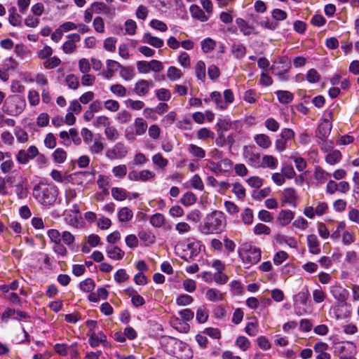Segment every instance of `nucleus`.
I'll use <instances>...</instances> for the list:
<instances>
[{"label": "nucleus", "mask_w": 359, "mask_h": 359, "mask_svg": "<svg viewBox=\"0 0 359 359\" xmlns=\"http://www.w3.org/2000/svg\"><path fill=\"white\" fill-rule=\"evenodd\" d=\"M58 194L57 187L53 184L39 182L32 189L33 197L44 208L53 206L57 201Z\"/></svg>", "instance_id": "nucleus-1"}, {"label": "nucleus", "mask_w": 359, "mask_h": 359, "mask_svg": "<svg viewBox=\"0 0 359 359\" xmlns=\"http://www.w3.org/2000/svg\"><path fill=\"white\" fill-rule=\"evenodd\" d=\"M224 215L221 211L215 210L208 214L201 225L200 230L204 234L221 233L225 227Z\"/></svg>", "instance_id": "nucleus-2"}, {"label": "nucleus", "mask_w": 359, "mask_h": 359, "mask_svg": "<svg viewBox=\"0 0 359 359\" xmlns=\"http://www.w3.org/2000/svg\"><path fill=\"white\" fill-rule=\"evenodd\" d=\"M238 255L246 268L256 264L261 259V250L251 243H244L238 249Z\"/></svg>", "instance_id": "nucleus-3"}, {"label": "nucleus", "mask_w": 359, "mask_h": 359, "mask_svg": "<svg viewBox=\"0 0 359 359\" xmlns=\"http://www.w3.org/2000/svg\"><path fill=\"white\" fill-rule=\"evenodd\" d=\"M26 107V101L19 95H11L6 98L2 111L9 116H18Z\"/></svg>", "instance_id": "nucleus-4"}, {"label": "nucleus", "mask_w": 359, "mask_h": 359, "mask_svg": "<svg viewBox=\"0 0 359 359\" xmlns=\"http://www.w3.org/2000/svg\"><path fill=\"white\" fill-rule=\"evenodd\" d=\"M148 126L147 121L141 118L137 117L135 119L133 125L128 126L125 131V137L128 140H133L137 136L144 135Z\"/></svg>", "instance_id": "nucleus-5"}, {"label": "nucleus", "mask_w": 359, "mask_h": 359, "mask_svg": "<svg viewBox=\"0 0 359 359\" xmlns=\"http://www.w3.org/2000/svg\"><path fill=\"white\" fill-rule=\"evenodd\" d=\"M335 352L341 359H352L356 353V346L353 342H341L336 345Z\"/></svg>", "instance_id": "nucleus-6"}, {"label": "nucleus", "mask_w": 359, "mask_h": 359, "mask_svg": "<svg viewBox=\"0 0 359 359\" xmlns=\"http://www.w3.org/2000/svg\"><path fill=\"white\" fill-rule=\"evenodd\" d=\"M39 155V150L36 146H30L27 149H20L16 154V160L20 164L25 165L30 160Z\"/></svg>", "instance_id": "nucleus-7"}, {"label": "nucleus", "mask_w": 359, "mask_h": 359, "mask_svg": "<svg viewBox=\"0 0 359 359\" xmlns=\"http://www.w3.org/2000/svg\"><path fill=\"white\" fill-rule=\"evenodd\" d=\"M105 154L109 160L122 159L128 154V148L123 142H119L108 149Z\"/></svg>", "instance_id": "nucleus-8"}, {"label": "nucleus", "mask_w": 359, "mask_h": 359, "mask_svg": "<svg viewBox=\"0 0 359 359\" xmlns=\"http://www.w3.org/2000/svg\"><path fill=\"white\" fill-rule=\"evenodd\" d=\"M243 155L248 165L255 168H259L260 154L256 152L253 147L245 146Z\"/></svg>", "instance_id": "nucleus-9"}, {"label": "nucleus", "mask_w": 359, "mask_h": 359, "mask_svg": "<svg viewBox=\"0 0 359 359\" xmlns=\"http://www.w3.org/2000/svg\"><path fill=\"white\" fill-rule=\"evenodd\" d=\"M154 86V83L152 80L140 79L135 84L134 92L139 96H144Z\"/></svg>", "instance_id": "nucleus-10"}, {"label": "nucleus", "mask_w": 359, "mask_h": 359, "mask_svg": "<svg viewBox=\"0 0 359 359\" xmlns=\"http://www.w3.org/2000/svg\"><path fill=\"white\" fill-rule=\"evenodd\" d=\"M67 38L69 39L63 43L62 48L65 53L72 54L76 50V43L80 41L81 37L79 34L74 33L69 34Z\"/></svg>", "instance_id": "nucleus-11"}, {"label": "nucleus", "mask_w": 359, "mask_h": 359, "mask_svg": "<svg viewBox=\"0 0 359 359\" xmlns=\"http://www.w3.org/2000/svg\"><path fill=\"white\" fill-rule=\"evenodd\" d=\"M89 146V151L93 154H100L104 150L106 143L104 137L98 135L92 140Z\"/></svg>", "instance_id": "nucleus-12"}, {"label": "nucleus", "mask_w": 359, "mask_h": 359, "mask_svg": "<svg viewBox=\"0 0 359 359\" xmlns=\"http://www.w3.org/2000/svg\"><path fill=\"white\" fill-rule=\"evenodd\" d=\"M298 198V195L293 188L285 189L281 194V202L282 203H287L295 206V201Z\"/></svg>", "instance_id": "nucleus-13"}, {"label": "nucleus", "mask_w": 359, "mask_h": 359, "mask_svg": "<svg viewBox=\"0 0 359 359\" xmlns=\"http://www.w3.org/2000/svg\"><path fill=\"white\" fill-rule=\"evenodd\" d=\"M307 245L311 254L318 255L320 253V241L315 234L307 236Z\"/></svg>", "instance_id": "nucleus-14"}, {"label": "nucleus", "mask_w": 359, "mask_h": 359, "mask_svg": "<svg viewBox=\"0 0 359 359\" xmlns=\"http://www.w3.org/2000/svg\"><path fill=\"white\" fill-rule=\"evenodd\" d=\"M89 344L92 347H96L100 344H102L104 346H109L107 337L102 332L98 333H93L89 338Z\"/></svg>", "instance_id": "nucleus-15"}, {"label": "nucleus", "mask_w": 359, "mask_h": 359, "mask_svg": "<svg viewBox=\"0 0 359 359\" xmlns=\"http://www.w3.org/2000/svg\"><path fill=\"white\" fill-rule=\"evenodd\" d=\"M294 213L290 210H283L278 215L277 220L282 226L288 225L294 219Z\"/></svg>", "instance_id": "nucleus-16"}, {"label": "nucleus", "mask_w": 359, "mask_h": 359, "mask_svg": "<svg viewBox=\"0 0 359 359\" xmlns=\"http://www.w3.org/2000/svg\"><path fill=\"white\" fill-rule=\"evenodd\" d=\"M278 165V160L272 155H264L259 163V168L275 170Z\"/></svg>", "instance_id": "nucleus-17"}, {"label": "nucleus", "mask_w": 359, "mask_h": 359, "mask_svg": "<svg viewBox=\"0 0 359 359\" xmlns=\"http://www.w3.org/2000/svg\"><path fill=\"white\" fill-rule=\"evenodd\" d=\"M236 22L240 31L244 35L249 36L250 34H257L255 28L252 25H249L245 20L242 18H237Z\"/></svg>", "instance_id": "nucleus-18"}, {"label": "nucleus", "mask_w": 359, "mask_h": 359, "mask_svg": "<svg viewBox=\"0 0 359 359\" xmlns=\"http://www.w3.org/2000/svg\"><path fill=\"white\" fill-rule=\"evenodd\" d=\"M332 130V123L325 120L322 122L318 127V137L320 140H326L330 135Z\"/></svg>", "instance_id": "nucleus-19"}, {"label": "nucleus", "mask_w": 359, "mask_h": 359, "mask_svg": "<svg viewBox=\"0 0 359 359\" xmlns=\"http://www.w3.org/2000/svg\"><path fill=\"white\" fill-rule=\"evenodd\" d=\"M106 253L109 258L116 261L122 259L125 255L124 251L118 246H108Z\"/></svg>", "instance_id": "nucleus-20"}, {"label": "nucleus", "mask_w": 359, "mask_h": 359, "mask_svg": "<svg viewBox=\"0 0 359 359\" xmlns=\"http://www.w3.org/2000/svg\"><path fill=\"white\" fill-rule=\"evenodd\" d=\"M189 11L192 18L201 22H206L209 20V16L198 5H191Z\"/></svg>", "instance_id": "nucleus-21"}, {"label": "nucleus", "mask_w": 359, "mask_h": 359, "mask_svg": "<svg viewBox=\"0 0 359 359\" xmlns=\"http://www.w3.org/2000/svg\"><path fill=\"white\" fill-rule=\"evenodd\" d=\"M138 236L146 246H149L156 241V236L151 231H141L138 233Z\"/></svg>", "instance_id": "nucleus-22"}, {"label": "nucleus", "mask_w": 359, "mask_h": 359, "mask_svg": "<svg viewBox=\"0 0 359 359\" xmlns=\"http://www.w3.org/2000/svg\"><path fill=\"white\" fill-rule=\"evenodd\" d=\"M254 140L256 144L264 149H269L271 146V140L270 137L266 134H257L254 137Z\"/></svg>", "instance_id": "nucleus-23"}, {"label": "nucleus", "mask_w": 359, "mask_h": 359, "mask_svg": "<svg viewBox=\"0 0 359 359\" xmlns=\"http://www.w3.org/2000/svg\"><path fill=\"white\" fill-rule=\"evenodd\" d=\"M133 217V212L128 207L121 208L118 212V219L121 223H128Z\"/></svg>", "instance_id": "nucleus-24"}, {"label": "nucleus", "mask_w": 359, "mask_h": 359, "mask_svg": "<svg viewBox=\"0 0 359 359\" xmlns=\"http://www.w3.org/2000/svg\"><path fill=\"white\" fill-rule=\"evenodd\" d=\"M144 42L157 48H161L163 44V40L156 36H152L150 33H145L143 36Z\"/></svg>", "instance_id": "nucleus-25"}, {"label": "nucleus", "mask_w": 359, "mask_h": 359, "mask_svg": "<svg viewBox=\"0 0 359 359\" xmlns=\"http://www.w3.org/2000/svg\"><path fill=\"white\" fill-rule=\"evenodd\" d=\"M313 177L318 184H323L330 177V175L321 167L317 166L315 168Z\"/></svg>", "instance_id": "nucleus-26"}, {"label": "nucleus", "mask_w": 359, "mask_h": 359, "mask_svg": "<svg viewBox=\"0 0 359 359\" xmlns=\"http://www.w3.org/2000/svg\"><path fill=\"white\" fill-rule=\"evenodd\" d=\"M187 150L192 156L199 159L203 158L205 156V150L202 147L194 144H190L188 146Z\"/></svg>", "instance_id": "nucleus-27"}, {"label": "nucleus", "mask_w": 359, "mask_h": 359, "mask_svg": "<svg viewBox=\"0 0 359 359\" xmlns=\"http://www.w3.org/2000/svg\"><path fill=\"white\" fill-rule=\"evenodd\" d=\"M111 196L117 201H123L128 197V192L121 187H113L111 190Z\"/></svg>", "instance_id": "nucleus-28"}, {"label": "nucleus", "mask_w": 359, "mask_h": 359, "mask_svg": "<svg viewBox=\"0 0 359 359\" xmlns=\"http://www.w3.org/2000/svg\"><path fill=\"white\" fill-rule=\"evenodd\" d=\"M149 222L155 228H161L165 224V217L161 213H156L150 217Z\"/></svg>", "instance_id": "nucleus-29"}, {"label": "nucleus", "mask_w": 359, "mask_h": 359, "mask_svg": "<svg viewBox=\"0 0 359 359\" xmlns=\"http://www.w3.org/2000/svg\"><path fill=\"white\" fill-rule=\"evenodd\" d=\"M15 187V193L20 200L25 199L28 196V189L23 181L18 183Z\"/></svg>", "instance_id": "nucleus-30"}, {"label": "nucleus", "mask_w": 359, "mask_h": 359, "mask_svg": "<svg viewBox=\"0 0 359 359\" xmlns=\"http://www.w3.org/2000/svg\"><path fill=\"white\" fill-rule=\"evenodd\" d=\"M275 93L279 102L282 104H288L291 102L294 98L293 94L287 90H277Z\"/></svg>", "instance_id": "nucleus-31"}, {"label": "nucleus", "mask_w": 359, "mask_h": 359, "mask_svg": "<svg viewBox=\"0 0 359 359\" xmlns=\"http://www.w3.org/2000/svg\"><path fill=\"white\" fill-rule=\"evenodd\" d=\"M110 178L108 176L104 175H99L97 184L98 187L102 190L103 192L107 194L110 186Z\"/></svg>", "instance_id": "nucleus-32"}, {"label": "nucleus", "mask_w": 359, "mask_h": 359, "mask_svg": "<svg viewBox=\"0 0 359 359\" xmlns=\"http://www.w3.org/2000/svg\"><path fill=\"white\" fill-rule=\"evenodd\" d=\"M171 324L174 328L180 332L187 333L189 330V325L187 323L181 320L178 318H172Z\"/></svg>", "instance_id": "nucleus-33"}, {"label": "nucleus", "mask_w": 359, "mask_h": 359, "mask_svg": "<svg viewBox=\"0 0 359 359\" xmlns=\"http://www.w3.org/2000/svg\"><path fill=\"white\" fill-rule=\"evenodd\" d=\"M206 298L211 302H219L223 299V294L220 291L215 288H211L207 290L205 293Z\"/></svg>", "instance_id": "nucleus-34"}, {"label": "nucleus", "mask_w": 359, "mask_h": 359, "mask_svg": "<svg viewBox=\"0 0 359 359\" xmlns=\"http://www.w3.org/2000/svg\"><path fill=\"white\" fill-rule=\"evenodd\" d=\"M217 133L220 137L224 136V133L233 128V123L231 121L223 120L217 124Z\"/></svg>", "instance_id": "nucleus-35"}, {"label": "nucleus", "mask_w": 359, "mask_h": 359, "mask_svg": "<svg viewBox=\"0 0 359 359\" xmlns=\"http://www.w3.org/2000/svg\"><path fill=\"white\" fill-rule=\"evenodd\" d=\"M211 100L215 103L217 108L220 109H226V104L222 100V95L219 92L214 91L210 94Z\"/></svg>", "instance_id": "nucleus-36"}, {"label": "nucleus", "mask_w": 359, "mask_h": 359, "mask_svg": "<svg viewBox=\"0 0 359 359\" xmlns=\"http://www.w3.org/2000/svg\"><path fill=\"white\" fill-rule=\"evenodd\" d=\"M260 94L257 93L255 90L250 89L246 90L243 94V100L250 103L253 104L257 102L259 98Z\"/></svg>", "instance_id": "nucleus-37"}, {"label": "nucleus", "mask_w": 359, "mask_h": 359, "mask_svg": "<svg viewBox=\"0 0 359 359\" xmlns=\"http://www.w3.org/2000/svg\"><path fill=\"white\" fill-rule=\"evenodd\" d=\"M341 158V154L339 150H334L325 156V161L330 165L337 163Z\"/></svg>", "instance_id": "nucleus-38"}, {"label": "nucleus", "mask_w": 359, "mask_h": 359, "mask_svg": "<svg viewBox=\"0 0 359 359\" xmlns=\"http://www.w3.org/2000/svg\"><path fill=\"white\" fill-rule=\"evenodd\" d=\"M120 76L125 81H131L135 76L133 69L127 66H123L120 67Z\"/></svg>", "instance_id": "nucleus-39"}, {"label": "nucleus", "mask_w": 359, "mask_h": 359, "mask_svg": "<svg viewBox=\"0 0 359 359\" xmlns=\"http://www.w3.org/2000/svg\"><path fill=\"white\" fill-rule=\"evenodd\" d=\"M53 48L48 46L44 45L43 48L37 50L36 55L41 60H47L53 55Z\"/></svg>", "instance_id": "nucleus-40"}, {"label": "nucleus", "mask_w": 359, "mask_h": 359, "mask_svg": "<svg viewBox=\"0 0 359 359\" xmlns=\"http://www.w3.org/2000/svg\"><path fill=\"white\" fill-rule=\"evenodd\" d=\"M67 152L62 148H57L53 154V158L55 163H62L67 159Z\"/></svg>", "instance_id": "nucleus-41"}, {"label": "nucleus", "mask_w": 359, "mask_h": 359, "mask_svg": "<svg viewBox=\"0 0 359 359\" xmlns=\"http://www.w3.org/2000/svg\"><path fill=\"white\" fill-rule=\"evenodd\" d=\"M152 162L158 168L163 169L168 164V161L161 153H157L152 156Z\"/></svg>", "instance_id": "nucleus-42"}, {"label": "nucleus", "mask_w": 359, "mask_h": 359, "mask_svg": "<svg viewBox=\"0 0 359 359\" xmlns=\"http://www.w3.org/2000/svg\"><path fill=\"white\" fill-rule=\"evenodd\" d=\"M182 73L180 69L174 66L170 67L168 69L167 76L170 81H174L179 80L182 77Z\"/></svg>", "instance_id": "nucleus-43"}, {"label": "nucleus", "mask_w": 359, "mask_h": 359, "mask_svg": "<svg viewBox=\"0 0 359 359\" xmlns=\"http://www.w3.org/2000/svg\"><path fill=\"white\" fill-rule=\"evenodd\" d=\"M127 171V166L124 164H120L118 165L114 166L111 170L114 175L120 180L123 179L126 175Z\"/></svg>", "instance_id": "nucleus-44"}, {"label": "nucleus", "mask_w": 359, "mask_h": 359, "mask_svg": "<svg viewBox=\"0 0 359 359\" xmlns=\"http://www.w3.org/2000/svg\"><path fill=\"white\" fill-rule=\"evenodd\" d=\"M61 64V60L56 56L50 57L43 62V67L46 69H52L58 67Z\"/></svg>", "instance_id": "nucleus-45"}, {"label": "nucleus", "mask_w": 359, "mask_h": 359, "mask_svg": "<svg viewBox=\"0 0 359 359\" xmlns=\"http://www.w3.org/2000/svg\"><path fill=\"white\" fill-rule=\"evenodd\" d=\"M196 76L201 81H204L205 79V65L203 61H198L196 63Z\"/></svg>", "instance_id": "nucleus-46"}, {"label": "nucleus", "mask_w": 359, "mask_h": 359, "mask_svg": "<svg viewBox=\"0 0 359 359\" xmlns=\"http://www.w3.org/2000/svg\"><path fill=\"white\" fill-rule=\"evenodd\" d=\"M91 10L95 13H108L110 11V8L105 5L103 2H95L91 5Z\"/></svg>", "instance_id": "nucleus-47"}, {"label": "nucleus", "mask_w": 359, "mask_h": 359, "mask_svg": "<svg viewBox=\"0 0 359 359\" xmlns=\"http://www.w3.org/2000/svg\"><path fill=\"white\" fill-rule=\"evenodd\" d=\"M110 91L118 97H125L127 95L126 88L121 84H114L110 87Z\"/></svg>", "instance_id": "nucleus-48"}, {"label": "nucleus", "mask_w": 359, "mask_h": 359, "mask_svg": "<svg viewBox=\"0 0 359 359\" xmlns=\"http://www.w3.org/2000/svg\"><path fill=\"white\" fill-rule=\"evenodd\" d=\"M126 106L132 110H140L144 108V102L141 100L128 99L125 102Z\"/></svg>", "instance_id": "nucleus-49"}, {"label": "nucleus", "mask_w": 359, "mask_h": 359, "mask_svg": "<svg viewBox=\"0 0 359 359\" xmlns=\"http://www.w3.org/2000/svg\"><path fill=\"white\" fill-rule=\"evenodd\" d=\"M258 323L257 320L249 322L245 327V332L250 337H255L258 334Z\"/></svg>", "instance_id": "nucleus-50"}, {"label": "nucleus", "mask_w": 359, "mask_h": 359, "mask_svg": "<svg viewBox=\"0 0 359 359\" xmlns=\"http://www.w3.org/2000/svg\"><path fill=\"white\" fill-rule=\"evenodd\" d=\"M95 283L91 278H86L80 283V289L84 292H90L95 288Z\"/></svg>", "instance_id": "nucleus-51"}, {"label": "nucleus", "mask_w": 359, "mask_h": 359, "mask_svg": "<svg viewBox=\"0 0 359 359\" xmlns=\"http://www.w3.org/2000/svg\"><path fill=\"white\" fill-rule=\"evenodd\" d=\"M215 45V41L210 38H207L201 42L202 50L205 53H210L214 50Z\"/></svg>", "instance_id": "nucleus-52"}, {"label": "nucleus", "mask_w": 359, "mask_h": 359, "mask_svg": "<svg viewBox=\"0 0 359 359\" xmlns=\"http://www.w3.org/2000/svg\"><path fill=\"white\" fill-rule=\"evenodd\" d=\"M197 137L199 140H205L208 138L213 139L215 133L207 128H202L197 131Z\"/></svg>", "instance_id": "nucleus-53"}, {"label": "nucleus", "mask_w": 359, "mask_h": 359, "mask_svg": "<svg viewBox=\"0 0 359 359\" xmlns=\"http://www.w3.org/2000/svg\"><path fill=\"white\" fill-rule=\"evenodd\" d=\"M196 201V197L195 194L191 192H187L180 199V202L186 206L193 205Z\"/></svg>", "instance_id": "nucleus-54"}, {"label": "nucleus", "mask_w": 359, "mask_h": 359, "mask_svg": "<svg viewBox=\"0 0 359 359\" xmlns=\"http://www.w3.org/2000/svg\"><path fill=\"white\" fill-rule=\"evenodd\" d=\"M65 81L68 87L71 89L76 90L79 86V79L74 74H71L67 75Z\"/></svg>", "instance_id": "nucleus-55"}, {"label": "nucleus", "mask_w": 359, "mask_h": 359, "mask_svg": "<svg viewBox=\"0 0 359 359\" xmlns=\"http://www.w3.org/2000/svg\"><path fill=\"white\" fill-rule=\"evenodd\" d=\"M281 172L284 177L287 179H292L296 175L294 168L290 164H283L281 168Z\"/></svg>", "instance_id": "nucleus-56"}, {"label": "nucleus", "mask_w": 359, "mask_h": 359, "mask_svg": "<svg viewBox=\"0 0 359 359\" xmlns=\"http://www.w3.org/2000/svg\"><path fill=\"white\" fill-rule=\"evenodd\" d=\"M232 191L239 199H243L245 197V189L239 182L233 184Z\"/></svg>", "instance_id": "nucleus-57"}, {"label": "nucleus", "mask_w": 359, "mask_h": 359, "mask_svg": "<svg viewBox=\"0 0 359 359\" xmlns=\"http://www.w3.org/2000/svg\"><path fill=\"white\" fill-rule=\"evenodd\" d=\"M15 135L18 142L20 143H25L28 141V133L20 127L15 129Z\"/></svg>", "instance_id": "nucleus-58"}, {"label": "nucleus", "mask_w": 359, "mask_h": 359, "mask_svg": "<svg viewBox=\"0 0 359 359\" xmlns=\"http://www.w3.org/2000/svg\"><path fill=\"white\" fill-rule=\"evenodd\" d=\"M232 53L237 59H241L245 55L246 48L242 44L233 45Z\"/></svg>", "instance_id": "nucleus-59"}, {"label": "nucleus", "mask_w": 359, "mask_h": 359, "mask_svg": "<svg viewBox=\"0 0 359 359\" xmlns=\"http://www.w3.org/2000/svg\"><path fill=\"white\" fill-rule=\"evenodd\" d=\"M205 168L216 175H219L223 172L220 162L216 163L212 161H208Z\"/></svg>", "instance_id": "nucleus-60"}, {"label": "nucleus", "mask_w": 359, "mask_h": 359, "mask_svg": "<svg viewBox=\"0 0 359 359\" xmlns=\"http://www.w3.org/2000/svg\"><path fill=\"white\" fill-rule=\"evenodd\" d=\"M236 344L242 351H247L250 348V341L247 337H245L244 336H240L236 339Z\"/></svg>", "instance_id": "nucleus-61"}, {"label": "nucleus", "mask_w": 359, "mask_h": 359, "mask_svg": "<svg viewBox=\"0 0 359 359\" xmlns=\"http://www.w3.org/2000/svg\"><path fill=\"white\" fill-rule=\"evenodd\" d=\"M290 158L294 162L297 170L299 172L303 171L307 166V163L304 158L291 156Z\"/></svg>", "instance_id": "nucleus-62"}, {"label": "nucleus", "mask_w": 359, "mask_h": 359, "mask_svg": "<svg viewBox=\"0 0 359 359\" xmlns=\"http://www.w3.org/2000/svg\"><path fill=\"white\" fill-rule=\"evenodd\" d=\"M191 226L185 222H178L175 224V230L180 235L187 234L191 231Z\"/></svg>", "instance_id": "nucleus-63"}, {"label": "nucleus", "mask_w": 359, "mask_h": 359, "mask_svg": "<svg viewBox=\"0 0 359 359\" xmlns=\"http://www.w3.org/2000/svg\"><path fill=\"white\" fill-rule=\"evenodd\" d=\"M104 135H106L107 140L110 141H114L118 137V130L114 127L110 126L105 128Z\"/></svg>", "instance_id": "nucleus-64"}]
</instances>
